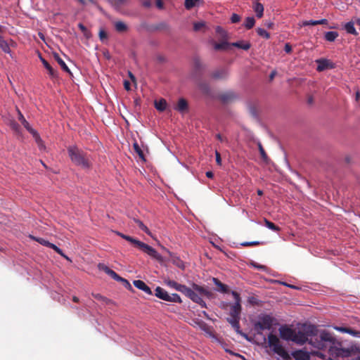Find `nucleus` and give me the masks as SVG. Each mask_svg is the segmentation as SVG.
Instances as JSON below:
<instances>
[{
	"label": "nucleus",
	"instance_id": "49530a36",
	"mask_svg": "<svg viewBox=\"0 0 360 360\" xmlns=\"http://www.w3.org/2000/svg\"><path fill=\"white\" fill-rule=\"evenodd\" d=\"M200 89L202 91V93L207 94L210 93V87L207 84H200Z\"/></svg>",
	"mask_w": 360,
	"mask_h": 360
},
{
	"label": "nucleus",
	"instance_id": "bb28decb",
	"mask_svg": "<svg viewBox=\"0 0 360 360\" xmlns=\"http://www.w3.org/2000/svg\"><path fill=\"white\" fill-rule=\"evenodd\" d=\"M231 46V43H228L226 41H224L219 43H214V49L216 51L226 50Z\"/></svg>",
	"mask_w": 360,
	"mask_h": 360
},
{
	"label": "nucleus",
	"instance_id": "aec40b11",
	"mask_svg": "<svg viewBox=\"0 0 360 360\" xmlns=\"http://www.w3.org/2000/svg\"><path fill=\"white\" fill-rule=\"evenodd\" d=\"M41 62H42L44 68H46V70H48V74H49L50 77L52 78H56L58 77L57 71L53 69V68L51 66V65L44 60L42 57L40 58Z\"/></svg>",
	"mask_w": 360,
	"mask_h": 360
},
{
	"label": "nucleus",
	"instance_id": "0eeeda50",
	"mask_svg": "<svg viewBox=\"0 0 360 360\" xmlns=\"http://www.w3.org/2000/svg\"><path fill=\"white\" fill-rule=\"evenodd\" d=\"M125 240H128L129 243L134 245L139 250L152 257L153 259L158 260V262H163L165 261L163 257L158 254L157 250L153 248V247L144 243L143 242H141L131 236L125 238Z\"/></svg>",
	"mask_w": 360,
	"mask_h": 360
},
{
	"label": "nucleus",
	"instance_id": "f257e3e1",
	"mask_svg": "<svg viewBox=\"0 0 360 360\" xmlns=\"http://www.w3.org/2000/svg\"><path fill=\"white\" fill-rule=\"evenodd\" d=\"M309 345L318 349L328 350L333 358H347L352 354V349L342 347L341 342L335 339L333 334L325 330L309 339Z\"/></svg>",
	"mask_w": 360,
	"mask_h": 360
},
{
	"label": "nucleus",
	"instance_id": "0e129e2a",
	"mask_svg": "<svg viewBox=\"0 0 360 360\" xmlns=\"http://www.w3.org/2000/svg\"><path fill=\"white\" fill-rule=\"evenodd\" d=\"M205 176H207L209 179H212L213 177V173L211 171L205 172Z\"/></svg>",
	"mask_w": 360,
	"mask_h": 360
},
{
	"label": "nucleus",
	"instance_id": "ea45409f",
	"mask_svg": "<svg viewBox=\"0 0 360 360\" xmlns=\"http://www.w3.org/2000/svg\"><path fill=\"white\" fill-rule=\"evenodd\" d=\"M10 127H11L12 130L16 134H20V125L15 121H11V122H10Z\"/></svg>",
	"mask_w": 360,
	"mask_h": 360
},
{
	"label": "nucleus",
	"instance_id": "09e8293b",
	"mask_svg": "<svg viewBox=\"0 0 360 360\" xmlns=\"http://www.w3.org/2000/svg\"><path fill=\"white\" fill-rule=\"evenodd\" d=\"M240 21V16L236 14V13H233V15H231V23H237L238 22Z\"/></svg>",
	"mask_w": 360,
	"mask_h": 360
},
{
	"label": "nucleus",
	"instance_id": "6ab92c4d",
	"mask_svg": "<svg viewBox=\"0 0 360 360\" xmlns=\"http://www.w3.org/2000/svg\"><path fill=\"white\" fill-rule=\"evenodd\" d=\"M105 274H107L108 276H109L110 277H111L112 278L117 281L122 282V283H123V285H125L126 288L131 289V286L129 282L127 279L121 278L116 272L112 271Z\"/></svg>",
	"mask_w": 360,
	"mask_h": 360
},
{
	"label": "nucleus",
	"instance_id": "b1692460",
	"mask_svg": "<svg viewBox=\"0 0 360 360\" xmlns=\"http://www.w3.org/2000/svg\"><path fill=\"white\" fill-rule=\"evenodd\" d=\"M231 46H234L242 50H248L250 49V43L248 41H238L236 42L231 43Z\"/></svg>",
	"mask_w": 360,
	"mask_h": 360
},
{
	"label": "nucleus",
	"instance_id": "4468645a",
	"mask_svg": "<svg viewBox=\"0 0 360 360\" xmlns=\"http://www.w3.org/2000/svg\"><path fill=\"white\" fill-rule=\"evenodd\" d=\"M162 250L165 251L169 255V259H171L172 262H173V264L176 266V267L184 269V262L174 253L170 252L166 248L162 246Z\"/></svg>",
	"mask_w": 360,
	"mask_h": 360
},
{
	"label": "nucleus",
	"instance_id": "f3484780",
	"mask_svg": "<svg viewBox=\"0 0 360 360\" xmlns=\"http://www.w3.org/2000/svg\"><path fill=\"white\" fill-rule=\"evenodd\" d=\"M133 285L136 288L143 291L148 295H152L153 292H151L150 287H148L143 281L141 280H134Z\"/></svg>",
	"mask_w": 360,
	"mask_h": 360
},
{
	"label": "nucleus",
	"instance_id": "72a5a7b5",
	"mask_svg": "<svg viewBox=\"0 0 360 360\" xmlns=\"http://www.w3.org/2000/svg\"><path fill=\"white\" fill-rule=\"evenodd\" d=\"M295 358L297 360H307L308 359V354L307 352H304L302 350H298L295 352Z\"/></svg>",
	"mask_w": 360,
	"mask_h": 360
},
{
	"label": "nucleus",
	"instance_id": "39448f33",
	"mask_svg": "<svg viewBox=\"0 0 360 360\" xmlns=\"http://www.w3.org/2000/svg\"><path fill=\"white\" fill-rule=\"evenodd\" d=\"M68 155L75 165H77L84 169L89 168V162L84 151L76 146H69L68 148Z\"/></svg>",
	"mask_w": 360,
	"mask_h": 360
},
{
	"label": "nucleus",
	"instance_id": "9b49d317",
	"mask_svg": "<svg viewBox=\"0 0 360 360\" xmlns=\"http://www.w3.org/2000/svg\"><path fill=\"white\" fill-rule=\"evenodd\" d=\"M18 120L20 122H21L22 125H23L24 128H25L26 130L28 131V132L30 133L32 136H33L34 139H35V141L37 144H38L39 148H44L43 141L41 139L39 134L36 131L35 129L31 127V126L29 124V122L26 120L19 110Z\"/></svg>",
	"mask_w": 360,
	"mask_h": 360
},
{
	"label": "nucleus",
	"instance_id": "e2e57ef3",
	"mask_svg": "<svg viewBox=\"0 0 360 360\" xmlns=\"http://www.w3.org/2000/svg\"><path fill=\"white\" fill-rule=\"evenodd\" d=\"M252 266H254L255 268L258 269H265L264 266L259 265V264H252Z\"/></svg>",
	"mask_w": 360,
	"mask_h": 360
},
{
	"label": "nucleus",
	"instance_id": "f8f14e48",
	"mask_svg": "<svg viewBox=\"0 0 360 360\" xmlns=\"http://www.w3.org/2000/svg\"><path fill=\"white\" fill-rule=\"evenodd\" d=\"M30 238H32V240L39 243V244H40L44 247H47V248H50L53 249V250L56 252L58 255H60L64 257V258L68 259V257L67 256H65L64 253H63L62 250H60L59 248L57 247V245H54L53 243H49L48 240H45L44 238L35 237L33 236H30Z\"/></svg>",
	"mask_w": 360,
	"mask_h": 360
},
{
	"label": "nucleus",
	"instance_id": "c85d7f7f",
	"mask_svg": "<svg viewBox=\"0 0 360 360\" xmlns=\"http://www.w3.org/2000/svg\"><path fill=\"white\" fill-rule=\"evenodd\" d=\"M115 29H116L117 32L120 33H123L127 32V26L125 23H124L122 21H117L115 22Z\"/></svg>",
	"mask_w": 360,
	"mask_h": 360
},
{
	"label": "nucleus",
	"instance_id": "bf43d9fd",
	"mask_svg": "<svg viewBox=\"0 0 360 360\" xmlns=\"http://www.w3.org/2000/svg\"><path fill=\"white\" fill-rule=\"evenodd\" d=\"M217 139H218L221 142H225L226 141V139L223 137L221 134H218L216 135Z\"/></svg>",
	"mask_w": 360,
	"mask_h": 360
},
{
	"label": "nucleus",
	"instance_id": "864d4df0",
	"mask_svg": "<svg viewBox=\"0 0 360 360\" xmlns=\"http://www.w3.org/2000/svg\"><path fill=\"white\" fill-rule=\"evenodd\" d=\"M78 27H79V29H80L81 32L84 33V34L86 35V33L88 32V30H86V26H84L82 23L78 24Z\"/></svg>",
	"mask_w": 360,
	"mask_h": 360
},
{
	"label": "nucleus",
	"instance_id": "58836bf2",
	"mask_svg": "<svg viewBox=\"0 0 360 360\" xmlns=\"http://www.w3.org/2000/svg\"><path fill=\"white\" fill-rule=\"evenodd\" d=\"M257 34H259V36H260L266 39H269L270 37L269 33L267 32L264 29L261 28V27H257Z\"/></svg>",
	"mask_w": 360,
	"mask_h": 360
},
{
	"label": "nucleus",
	"instance_id": "7ed1b4c3",
	"mask_svg": "<svg viewBox=\"0 0 360 360\" xmlns=\"http://www.w3.org/2000/svg\"><path fill=\"white\" fill-rule=\"evenodd\" d=\"M165 283H166L168 287L184 294L190 298L191 300L198 304V305L202 307V308H206L205 301L202 300V299L200 298V297H199L198 294L193 292V290H192L190 288H188L187 286L181 284H179L174 280H166L165 281Z\"/></svg>",
	"mask_w": 360,
	"mask_h": 360
},
{
	"label": "nucleus",
	"instance_id": "c03bdc74",
	"mask_svg": "<svg viewBox=\"0 0 360 360\" xmlns=\"http://www.w3.org/2000/svg\"><path fill=\"white\" fill-rule=\"evenodd\" d=\"M319 22H317V20H309V21H302V26L307 27V26H316L318 25Z\"/></svg>",
	"mask_w": 360,
	"mask_h": 360
},
{
	"label": "nucleus",
	"instance_id": "a211bd4d",
	"mask_svg": "<svg viewBox=\"0 0 360 360\" xmlns=\"http://www.w3.org/2000/svg\"><path fill=\"white\" fill-rule=\"evenodd\" d=\"M174 110L180 112V113L185 112L188 110V101L184 98H181L179 99L178 103H176V107H174Z\"/></svg>",
	"mask_w": 360,
	"mask_h": 360
},
{
	"label": "nucleus",
	"instance_id": "7c9ffc66",
	"mask_svg": "<svg viewBox=\"0 0 360 360\" xmlns=\"http://www.w3.org/2000/svg\"><path fill=\"white\" fill-rule=\"evenodd\" d=\"M233 98V93H225L224 94H221V96H219V99H221V102L224 103H228L231 102Z\"/></svg>",
	"mask_w": 360,
	"mask_h": 360
},
{
	"label": "nucleus",
	"instance_id": "6e6d98bb",
	"mask_svg": "<svg viewBox=\"0 0 360 360\" xmlns=\"http://www.w3.org/2000/svg\"><path fill=\"white\" fill-rule=\"evenodd\" d=\"M274 22H272L271 21H266L264 22V27H266L268 29L274 28Z\"/></svg>",
	"mask_w": 360,
	"mask_h": 360
},
{
	"label": "nucleus",
	"instance_id": "a878e982",
	"mask_svg": "<svg viewBox=\"0 0 360 360\" xmlns=\"http://www.w3.org/2000/svg\"><path fill=\"white\" fill-rule=\"evenodd\" d=\"M155 108L160 112H163L167 108V101L161 98L158 101H155Z\"/></svg>",
	"mask_w": 360,
	"mask_h": 360
},
{
	"label": "nucleus",
	"instance_id": "e433bc0d",
	"mask_svg": "<svg viewBox=\"0 0 360 360\" xmlns=\"http://www.w3.org/2000/svg\"><path fill=\"white\" fill-rule=\"evenodd\" d=\"M264 225H266V226L267 228H269V229H270V230H271L273 231L277 232V231L281 230V229L278 226H276L274 223L268 221L265 218L264 219Z\"/></svg>",
	"mask_w": 360,
	"mask_h": 360
},
{
	"label": "nucleus",
	"instance_id": "f704fd0d",
	"mask_svg": "<svg viewBox=\"0 0 360 360\" xmlns=\"http://www.w3.org/2000/svg\"><path fill=\"white\" fill-rule=\"evenodd\" d=\"M109 3L111 4L112 6L116 9H119L122 6L126 4L127 0H109Z\"/></svg>",
	"mask_w": 360,
	"mask_h": 360
},
{
	"label": "nucleus",
	"instance_id": "79ce46f5",
	"mask_svg": "<svg viewBox=\"0 0 360 360\" xmlns=\"http://www.w3.org/2000/svg\"><path fill=\"white\" fill-rule=\"evenodd\" d=\"M216 32L218 33L221 38H226V32L221 26H217Z\"/></svg>",
	"mask_w": 360,
	"mask_h": 360
},
{
	"label": "nucleus",
	"instance_id": "2f4dec72",
	"mask_svg": "<svg viewBox=\"0 0 360 360\" xmlns=\"http://www.w3.org/2000/svg\"><path fill=\"white\" fill-rule=\"evenodd\" d=\"M254 11L258 18H262L263 15V6L260 3H256L254 5Z\"/></svg>",
	"mask_w": 360,
	"mask_h": 360
},
{
	"label": "nucleus",
	"instance_id": "ddd939ff",
	"mask_svg": "<svg viewBox=\"0 0 360 360\" xmlns=\"http://www.w3.org/2000/svg\"><path fill=\"white\" fill-rule=\"evenodd\" d=\"M278 331H280L281 338L285 341H289L296 333L295 330L287 326H281L280 328H278Z\"/></svg>",
	"mask_w": 360,
	"mask_h": 360
},
{
	"label": "nucleus",
	"instance_id": "412c9836",
	"mask_svg": "<svg viewBox=\"0 0 360 360\" xmlns=\"http://www.w3.org/2000/svg\"><path fill=\"white\" fill-rule=\"evenodd\" d=\"M53 58H54L55 60L59 64L60 67H61L62 70H64L65 72L68 74H70V69L68 68L67 65H65V61L60 57L58 53H53Z\"/></svg>",
	"mask_w": 360,
	"mask_h": 360
},
{
	"label": "nucleus",
	"instance_id": "338daca9",
	"mask_svg": "<svg viewBox=\"0 0 360 360\" xmlns=\"http://www.w3.org/2000/svg\"><path fill=\"white\" fill-rule=\"evenodd\" d=\"M124 86H125V89L129 90V81H125V82H124Z\"/></svg>",
	"mask_w": 360,
	"mask_h": 360
},
{
	"label": "nucleus",
	"instance_id": "a18cd8bd",
	"mask_svg": "<svg viewBox=\"0 0 360 360\" xmlns=\"http://www.w3.org/2000/svg\"><path fill=\"white\" fill-rule=\"evenodd\" d=\"M203 27H205L204 22H198L193 23V30H195V32H198Z\"/></svg>",
	"mask_w": 360,
	"mask_h": 360
},
{
	"label": "nucleus",
	"instance_id": "a19ab883",
	"mask_svg": "<svg viewBox=\"0 0 360 360\" xmlns=\"http://www.w3.org/2000/svg\"><path fill=\"white\" fill-rule=\"evenodd\" d=\"M98 269L104 271V273L107 274L110 271H112L113 270L110 269L109 267L106 266L105 264L99 263L98 264Z\"/></svg>",
	"mask_w": 360,
	"mask_h": 360
},
{
	"label": "nucleus",
	"instance_id": "8fccbe9b",
	"mask_svg": "<svg viewBox=\"0 0 360 360\" xmlns=\"http://www.w3.org/2000/svg\"><path fill=\"white\" fill-rule=\"evenodd\" d=\"M260 243L259 242H257V241H252V242H243L242 243V245L243 246H245V247H250V246H255V245H259Z\"/></svg>",
	"mask_w": 360,
	"mask_h": 360
},
{
	"label": "nucleus",
	"instance_id": "37998d69",
	"mask_svg": "<svg viewBox=\"0 0 360 360\" xmlns=\"http://www.w3.org/2000/svg\"><path fill=\"white\" fill-rule=\"evenodd\" d=\"M198 0H185V8L187 10H190L194 6V1H198Z\"/></svg>",
	"mask_w": 360,
	"mask_h": 360
},
{
	"label": "nucleus",
	"instance_id": "052dcab7",
	"mask_svg": "<svg viewBox=\"0 0 360 360\" xmlns=\"http://www.w3.org/2000/svg\"><path fill=\"white\" fill-rule=\"evenodd\" d=\"M142 5H143V6H144L146 8H149L151 6L150 1H149V0L143 1Z\"/></svg>",
	"mask_w": 360,
	"mask_h": 360
},
{
	"label": "nucleus",
	"instance_id": "13d9d810",
	"mask_svg": "<svg viewBox=\"0 0 360 360\" xmlns=\"http://www.w3.org/2000/svg\"><path fill=\"white\" fill-rule=\"evenodd\" d=\"M283 50H285V53H290V52L292 49H291L290 44L287 43L285 44V49H283Z\"/></svg>",
	"mask_w": 360,
	"mask_h": 360
},
{
	"label": "nucleus",
	"instance_id": "f03ea898",
	"mask_svg": "<svg viewBox=\"0 0 360 360\" xmlns=\"http://www.w3.org/2000/svg\"><path fill=\"white\" fill-rule=\"evenodd\" d=\"M231 294L233 295V299H235V303L231 305L230 317L226 319V321L231 324L236 333L245 336V334L240 332V326H239V320H240L241 313L240 296L235 290L231 291Z\"/></svg>",
	"mask_w": 360,
	"mask_h": 360
},
{
	"label": "nucleus",
	"instance_id": "20e7f679",
	"mask_svg": "<svg viewBox=\"0 0 360 360\" xmlns=\"http://www.w3.org/2000/svg\"><path fill=\"white\" fill-rule=\"evenodd\" d=\"M319 333L316 327L312 325L305 326L303 330L295 332V335L292 336L290 341H292L297 345H302L309 342V340L314 338V336Z\"/></svg>",
	"mask_w": 360,
	"mask_h": 360
},
{
	"label": "nucleus",
	"instance_id": "603ef678",
	"mask_svg": "<svg viewBox=\"0 0 360 360\" xmlns=\"http://www.w3.org/2000/svg\"><path fill=\"white\" fill-rule=\"evenodd\" d=\"M214 155H216L217 165H221V158H220V154L219 151L216 150V152H214Z\"/></svg>",
	"mask_w": 360,
	"mask_h": 360
},
{
	"label": "nucleus",
	"instance_id": "4be33fe9",
	"mask_svg": "<svg viewBox=\"0 0 360 360\" xmlns=\"http://www.w3.org/2000/svg\"><path fill=\"white\" fill-rule=\"evenodd\" d=\"M212 283L214 285L218 287V291L222 293H228L229 292V287L223 283H221L219 279L216 278H212Z\"/></svg>",
	"mask_w": 360,
	"mask_h": 360
},
{
	"label": "nucleus",
	"instance_id": "774afa93",
	"mask_svg": "<svg viewBox=\"0 0 360 360\" xmlns=\"http://www.w3.org/2000/svg\"><path fill=\"white\" fill-rule=\"evenodd\" d=\"M275 74H276L275 71L271 72V75H269V80L274 79Z\"/></svg>",
	"mask_w": 360,
	"mask_h": 360
},
{
	"label": "nucleus",
	"instance_id": "4d7b16f0",
	"mask_svg": "<svg viewBox=\"0 0 360 360\" xmlns=\"http://www.w3.org/2000/svg\"><path fill=\"white\" fill-rule=\"evenodd\" d=\"M335 329L342 333L349 332V330H350L349 328L345 327H336Z\"/></svg>",
	"mask_w": 360,
	"mask_h": 360
},
{
	"label": "nucleus",
	"instance_id": "680f3d73",
	"mask_svg": "<svg viewBox=\"0 0 360 360\" xmlns=\"http://www.w3.org/2000/svg\"><path fill=\"white\" fill-rule=\"evenodd\" d=\"M328 22L326 19H321L318 20L319 25H327Z\"/></svg>",
	"mask_w": 360,
	"mask_h": 360
},
{
	"label": "nucleus",
	"instance_id": "1a4fd4ad",
	"mask_svg": "<svg viewBox=\"0 0 360 360\" xmlns=\"http://www.w3.org/2000/svg\"><path fill=\"white\" fill-rule=\"evenodd\" d=\"M274 324V318L270 315H264L259 317V321L254 323L255 333L262 335L264 330H270Z\"/></svg>",
	"mask_w": 360,
	"mask_h": 360
},
{
	"label": "nucleus",
	"instance_id": "5fc2aeb1",
	"mask_svg": "<svg viewBox=\"0 0 360 360\" xmlns=\"http://www.w3.org/2000/svg\"><path fill=\"white\" fill-rule=\"evenodd\" d=\"M349 332H345L349 335H352V336H357L358 335H359V332L357 331V330H355L354 329H352L350 328V330H349Z\"/></svg>",
	"mask_w": 360,
	"mask_h": 360
},
{
	"label": "nucleus",
	"instance_id": "5701e85b",
	"mask_svg": "<svg viewBox=\"0 0 360 360\" xmlns=\"http://www.w3.org/2000/svg\"><path fill=\"white\" fill-rule=\"evenodd\" d=\"M227 77L226 69H219L212 73V77L216 79H224Z\"/></svg>",
	"mask_w": 360,
	"mask_h": 360
},
{
	"label": "nucleus",
	"instance_id": "6e6552de",
	"mask_svg": "<svg viewBox=\"0 0 360 360\" xmlns=\"http://www.w3.org/2000/svg\"><path fill=\"white\" fill-rule=\"evenodd\" d=\"M267 343H269V347L273 349L275 354L281 356L283 359H288V352L281 345V341L276 335L269 333L267 336Z\"/></svg>",
	"mask_w": 360,
	"mask_h": 360
},
{
	"label": "nucleus",
	"instance_id": "de8ad7c7",
	"mask_svg": "<svg viewBox=\"0 0 360 360\" xmlns=\"http://www.w3.org/2000/svg\"><path fill=\"white\" fill-rule=\"evenodd\" d=\"M202 66V65L201 64L200 60L198 59V58H195V59H193V67H195V69L198 70Z\"/></svg>",
	"mask_w": 360,
	"mask_h": 360
},
{
	"label": "nucleus",
	"instance_id": "dca6fc26",
	"mask_svg": "<svg viewBox=\"0 0 360 360\" xmlns=\"http://www.w3.org/2000/svg\"><path fill=\"white\" fill-rule=\"evenodd\" d=\"M192 290L195 292L200 297L202 296H205L207 297H212V292L206 290V288L203 286H200L197 284L193 283L192 284Z\"/></svg>",
	"mask_w": 360,
	"mask_h": 360
},
{
	"label": "nucleus",
	"instance_id": "2eb2a0df",
	"mask_svg": "<svg viewBox=\"0 0 360 360\" xmlns=\"http://www.w3.org/2000/svg\"><path fill=\"white\" fill-rule=\"evenodd\" d=\"M316 63L318 64V67H316V70H318V72H323L326 70L333 68L332 63L329 60L325 58H321L316 60Z\"/></svg>",
	"mask_w": 360,
	"mask_h": 360
},
{
	"label": "nucleus",
	"instance_id": "473e14b6",
	"mask_svg": "<svg viewBox=\"0 0 360 360\" xmlns=\"http://www.w3.org/2000/svg\"><path fill=\"white\" fill-rule=\"evenodd\" d=\"M338 37V33L335 31H328L325 34V39L328 41H334Z\"/></svg>",
	"mask_w": 360,
	"mask_h": 360
},
{
	"label": "nucleus",
	"instance_id": "4c0bfd02",
	"mask_svg": "<svg viewBox=\"0 0 360 360\" xmlns=\"http://www.w3.org/2000/svg\"><path fill=\"white\" fill-rule=\"evenodd\" d=\"M257 148H259V154H261L262 160H264V162H267V160H268L267 155L265 153L264 149L263 148L262 145L259 141L257 142Z\"/></svg>",
	"mask_w": 360,
	"mask_h": 360
},
{
	"label": "nucleus",
	"instance_id": "3c124183",
	"mask_svg": "<svg viewBox=\"0 0 360 360\" xmlns=\"http://www.w3.org/2000/svg\"><path fill=\"white\" fill-rule=\"evenodd\" d=\"M108 37V34L105 31L103 30H101L99 32V38L101 41L105 39Z\"/></svg>",
	"mask_w": 360,
	"mask_h": 360
},
{
	"label": "nucleus",
	"instance_id": "9d476101",
	"mask_svg": "<svg viewBox=\"0 0 360 360\" xmlns=\"http://www.w3.org/2000/svg\"><path fill=\"white\" fill-rule=\"evenodd\" d=\"M155 296L158 297V298L160 300H163L169 302L181 303V299L179 295H169L167 290L160 287H157L156 290H155Z\"/></svg>",
	"mask_w": 360,
	"mask_h": 360
},
{
	"label": "nucleus",
	"instance_id": "423d86ee",
	"mask_svg": "<svg viewBox=\"0 0 360 360\" xmlns=\"http://www.w3.org/2000/svg\"><path fill=\"white\" fill-rule=\"evenodd\" d=\"M125 240H128L129 243L134 245L139 250L152 257L153 259L158 260V262H163L165 261L163 257L158 254L157 250L153 248V247L144 243L143 242H141L131 236L125 238Z\"/></svg>",
	"mask_w": 360,
	"mask_h": 360
},
{
	"label": "nucleus",
	"instance_id": "69168bd1",
	"mask_svg": "<svg viewBox=\"0 0 360 360\" xmlns=\"http://www.w3.org/2000/svg\"><path fill=\"white\" fill-rule=\"evenodd\" d=\"M307 103H309V105H312L313 97L311 96H309V97H307Z\"/></svg>",
	"mask_w": 360,
	"mask_h": 360
},
{
	"label": "nucleus",
	"instance_id": "cd10ccee",
	"mask_svg": "<svg viewBox=\"0 0 360 360\" xmlns=\"http://www.w3.org/2000/svg\"><path fill=\"white\" fill-rule=\"evenodd\" d=\"M133 148L134 150H135L136 154L139 155V158H140L141 160L146 162V158H144L143 150H141V147L139 146V143H137L136 141L134 142Z\"/></svg>",
	"mask_w": 360,
	"mask_h": 360
},
{
	"label": "nucleus",
	"instance_id": "393cba45",
	"mask_svg": "<svg viewBox=\"0 0 360 360\" xmlns=\"http://www.w3.org/2000/svg\"><path fill=\"white\" fill-rule=\"evenodd\" d=\"M345 30L347 32V33L353 34V35H357L358 33L354 27V22H348L347 24L345 25Z\"/></svg>",
	"mask_w": 360,
	"mask_h": 360
},
{
	"label": "nucleus",
	"instance_id": "c756f323",
	"mask_svg": "<svg viewBox=\"0 0 360 360\" xmlns=\"http://www.w3.org/2000/svg\"><path fill=\"white\" fill-rule=\"evenodd\" d=\"M134 222H135L136 224L138 225L139 228H140L141 230L144 231L146 233V234H147L148 236H151V233H150V230L148 229L147 226H146V225H144L143 224V221H141L139 219L134 218Z\"/></svg>",
	"mask_w": 360,
	"mask_h": 360
},
{
	"label": "nucleus",
	"instance_id": "c9c22d12",
	"mask_svg": "<svg viewBox=\"0 0 360 360\" xmlns=\"http://www.w3.org/2000/svg\"><path fill=\"white\" fill-rule=\"evenodd\" d=\"M255 20L253 17H248L247 18H245V24H243V25H245L247 30H250L255 26Z\"/></svg>",
	"mask_w": 360,
	"mask_h": 360
}]
</instances>
